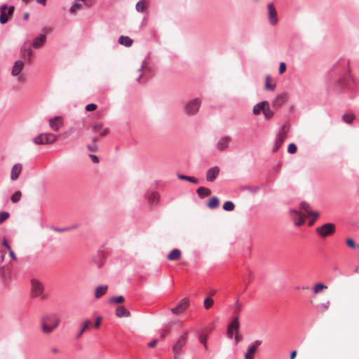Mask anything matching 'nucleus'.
<instances>
[{
	"instance_id": "1",
	"label": "nucleus",
	"mask_w": 359,
	"mask_h": 359,
	"mask_svg": "<svg viewBox=\"0 0 359 359\" xmlns=\"http://www.w3.org/2000/svg\"><path fill=\"white\" fill-rule=\"evenodd\" d=\"M60 318L55 313H47L41 318L40 325L41 330L45 334L53 332L59 325Z\"/></svg>"
},
{
	"instance_id": "2",
	"label": "nucleus",
	"mask_w": 359,
	"mask_h": 359,
	"mask_svg": "<svg viewBox=\"0 0 359 359\" xmlns=\"http://www.w3.org/2000/svg\"><path fill=\"white\" fill-rule=\"evenodd\" d=\"M202 100L201 98L196 97L188 101L183 109V111L186 115L194 116L199 110Z\"/></svg>"
},
{
	"instance_id": "3",
	"label": "nucleus",
	"mask_w": 359,
	"mask_h": 359,
	"mask_svg": "<svg viewBox=\"0 0 359 359\" xmlns=\"http://www.w3.org/2000/svg\"><path fill=\"white\" fill-rule=\"evenodd\" d=\"M57 140V136L53 133H41L33 139L35 144H50Z\"/></svg>"
},
{
	"instance_id": "4",
	"label": "nucleus",
	"mask_w": 359,
	"mask_h": 359,
	"mask_svg": "<svg viewBox=\"0 0 359 359\" xmlns=\"http://www.w3.org/2000/svg\"><path fill=\"white\" fill-rule=\"evenodd\" d=\"M189 332H185L182 335L179 337L177 341L172 346V351L175 353V357L177 355H180L182 353V348L184 346L187 338H188Z\"/></svg>"
},
{
	"instance_id": "5",
	"label": "nucleus",
	"mask_w": 359,
	"mask_h": 359,
	"mask_svg": "<svg viewBox=\"0 0 359 359\" xmlns=\"http://www.w3.org/2000/svg\"><path fill=\"white\" fill-rule=\"evenodd\" d=\"M335 230L334 224L332 223H326L316 229V232L322 237L325 238L334 233Z\"/></svg>"
},
{
	"instance_id": "6",
	"label": "nucleus",
	"mask_w": 359,
	"mask_h": 359,
	"mask_svg": "<svg viewBox=\"0 0 359 359\" xmlns=\"http://www.w3.org/2000/svg\"><path fill=\"white\" fill-rule=\"evenodd\" d=\"M14 6H8L6 4H4L1 6V15H0V23L5 24L8 20V16L12 15L14 12Z\"/></svg>"
},
{
	"instance_id": "7",
	"label": "nucleus",
	"mask_w": 359,
	"mask_h": 359,
	"mask_svg": "<svg viewBox=\"0 0 359 359\" xmlns=\"http://www.w3.org/2000/svg\"><path fill=\"white\" fill-rule=\"evenodd\" d=\"M32 284V294L34 297H39L42 295L43 292V286L42 283L36 279H32L31 281Z\"/></svg>"
},
{
	"instance_id": "8",
	"label": "nucleus",
	"mask_w": 359,
	"mask_h": 359,
	"mask_svg": "<svg viewBox=\"0 0 359 359\" xmlns=\"http://www.w3.org/2000/svg\"><path fill=\"white\" fill-rule=\"evenodd\" d=\"M300 210H299L300 212H302L304 215V217H305L306 215L312 216L314 217V219H316L319 216V212L316 211H312L310 209L309 204L306 202H302L299 205Z\"/></svg>"
},
{
	"instance_id": "9",
	"label": "nucleus",
	"mask_w": 359,
	"mask_h": 359,
	"mask_svg": "<svg viewBox=\"0 0 359 359\" xmlns=\"http://www.w3.org/2000/svg\"><path fill=\"white\" fill-rule=\"evenodd\" d=\"M239 327V320L237 317L234 318L232 321L229 323L228 328H227V337L229 339H232L234 334L236 333H238Z\"/></svg>"
},
{
	"instance_id": "10",
	"label": "nucleus",
	"mask_w": 359,
	"mask_h": 359,
	"mask_svg": "<svg viewBox=\"0 0 359 359\" xmlns=\"http://www.w3.org/2000/svg\"><path fill=\"white\" fill-rule=\"evenodd\" d=\"M268 9V18L271 25L274 26L278 23L277 11L273 4H269L267 6Z\"/></svg>"
},
{
	"instance_id": "11",
	"label": "nucleus",
	"mask_w": 359,
	"mask_h": 359,
	"mask_svg": "<svg viewBox=\"0 0 359 359\" xmlns=\"http://www.w3.org/2000/svg\"><path fill=\"white\" fill-rule=\"evenodd\" d=\"M339 84L343 88L352 90L357 86V81L351 76L348 75L342 81H339Z\"/></svg>"
},
{
	"instance_id": "12",
	"label": "nucleus",
	"mask_w": 359,
	"mask_h": 359,
	"mask_svg": "<svg viewBox=\"0 0 359 359\" xmlns=\"http://www.w3.org/2000/svg\"><path fill=\"white\" fill-rule=\"evenodd\" d=\"M231 141L229 136H223L219 139L216 144V149L219 151H223L226 149Z\"/></svg>"
},
{
	"instance_id": "13",
	"label": "nucleus",
	"mask_w": 359,
	"mask_h": 359,
	"mask_svg": "<svg viewBox=\"0 0 359 359\" xmlns=\"http://www.w3.org/2000/svg\"><path fill=\"white\" fill-rule=\"evenodd\" d=\"M188 306L189 300L186 298H184L180 302V303L176 307L172 308L170 310L173 314L180 315L182 313L188 308Z\"/></svg>"
},
{
	"instance_id": "14",
	"label": "nucleus",
	"mask_w": 359,
	"mask_h": 359,
	"mask_svg": "<svg viewBox=\"0 0 359 359\" xmlns=\"http://www.w3.org/2000/svg\"><path fill=\"white\" fill-rule=\"evenodd\" d=\"M50 127L54 130L57 131L63 126V118L61 116H57L49 119Z\"/></svg>"
},
{
	"instance_id": "15",
	"label": "nucleus",
	"mask_w": 359,
	"mask_h": 359,
	"mask_svg": "<svg viewBox=\"0 0 359 359\" xmlns=\"http://www.w3.org/2000/svg\"><path fill=\"white\" fill-rule=\"evenodd\" d=\"M292 218L294 220V223L296 226L302 225L304 222V217L302 212L298 210H291Z\"/></svg>"
},
{
	"instance_id": "16",
	"label": "nucleus",
	"mask_w": 359,
	"mask_h": 359,
	"mask_svg": "<svg viewBox=\"0 0 359 359\" xmlns=\"http://www.w3.org/2000/svg\"><path fill=\"white\" fill-rule=\"evenodd\" d=\"M219 173V168L217 166H214L209 168L206 172V180L208 182H213Z\"/></svg>"
},
{
	"instance_id": "17",
	"label": "nucleus",
	"mask_w": 359,
	"mask_h": 359,
	"mask_svg": "<svg viewBox=\"0 0 359 359\" xmlns=\"http://www.w3.org/2000/svg\"><path fill=\"white\" fill-rule=\"evenodd\" d=\"M261 343V341L256 340L252 344H250L245 355V359H252L251 355L255 353L257 347L259 346Z\"/></svg>"
},
{
	"instance_id": "18",
	"label": "nucleus",
	"mask_w": 359,
	"mask_h": 359,
	"mask_svg": "<svg viewBox=\"0 0 359 359\" xmlns=\"http://www.w3.org/2000/svg\"><path fill=\"white\" fill-rule=\"evenodd\" d=\"M22 170V165L21 163H16L15 164L11 172V179L13 181H15L18 179L21 172Z\"/></svg>"
},
{
	"instance_id": "19",
	"label": "nucleus",
	"mask_w": 359,
	"mask_h": 359,
	"mask_svg": "<svg viewBox=\"0 0 359 359\" xmlns=\"http://www.w3.org/2000/svg\"><path fill=\"white\" fill-rule=\"evenodd\" d=\"M24 67V62L22 60L15 62L11 71L13 76H19Z\"/></svg>"
},
{
	"instance_id": "20",
	"label": "nucleus",
	"mask_w": 359,
	"mask_h": 359,
	"mask_svg": "<svg viewBox=\"0 0 359 359\" xmlns=\"http://www.w3.org/2000/svg\"><path fill=\"white\" fill-rule=\"evenodd\" d=\"M46 39V35L43 34H40L38 36L34 39L32 42L33 48L36 49L41 48L43 43L45 42Z\"/></svg>"
},
{
	"instance_id": "21",
	"label": "nucleus",
	"mask_w": 359,
	"mask_h": 359,
	"mask_svg": "<svg viewBox=\"0 0 359 359\" xmlns=\"http://www.w3.org/2000/svg\"><path fill=\"white\" fill-rule=\"evenodd\" d=\"M285 139V135L283 133H280L276 138L275 143L273 147V152H276L280 147L281 144Z\"/></svg>"
},
{
	"instance_id": "22",
	"label": "nucleus",
	"mask_w": 359,
	"mask_h": 359,
	"mask_svg": "<svg viewBox=\"0 0 359 359\" xmlns=\"http://www.w3.org/2000/svg\"><path fill=\"white\" fill-rule=\"evenodd\" d=\"M266 105H268V101H262L256 104L253 107L252 112L255 115H258L264 109Z\"/></svg>"
},
{
	"instance_id": "23",
	"label": "nucleus",
	"mask_w": 359,
	"mask_h": 359,
	"mask_svg": "<svg viewBox=\"0 0 359 359\" xmlns=\"http://www.w3.org/2000/svg\"><path fill=\"white\" fill-rule=\"evenodd\" d=\"M118 43L126 47H130L133 43V40L128 36H121L118 39Z\"/></svg>"
},
{
	"instance_id": "24",
	"label": "nucleus",
	"mask_w": 359,
	"mask_h": 359,
	"mask_svg": "<svg viewBox=\"0 0 359 359\" xmlns=\"http://www.w3.org/2000/svg\"><path fill=\"white\" fill-rule=\"evenodd\" d=\"M182 256L181 251L179 249H173L167 256V259L170 261L178 260Z\"/></svg>"
},
{
	"instance_id": "25",
	"label": "nucleus",
	"mask_w": 359,
	"mask_h": 359,
	"mask_svg": "<svg viewBox=\"0 0 359 359\" xmlns=\"http://www.w3.org/2000/svg\"><path fill=\"white\" fill-rule=\"evenodd\" d=\"M108 286L107 285H102L97 287L95 290V297L97 299L102 297L107 291Z\"/></svg>"
},
{
	"instance_id": "26",
	"label": "nucleus",
	"mask_w": 359,
	"mask_h": 359,
	"mask_svg": "<svg viewBox=\"0 0 359 359\" xmlns=\"http://www.w3.org/2000/svg\"><path fill=\"white\" fill-rule=\"evenodd\" d=\"M116 315L120 318L128 317L130 313L124 306H119L116 308Z\"/></svg>"
},
{
	"instance_id": "27",
	"label": "nucleus",
	"mask_w": 359,
	"mask_h": 359,
	"mask_svg": "<svg viewBox=\"0 0 359 359\" xmlns=\"http://www.w3.org/2000/svg\"><path fill=\"white\" fill-rule=\"evenodd\" d=\"M90 323L91 322L89 320H86L82 323L81 330L76 336V338L77 339L81 338L83 332L89 329Z\"/></svg>"
},
{
	"instance_id": "28",
	"label": "nucleus",
	"mask_w": 359,
	"mask_h": 359,
	"mask_svg": "<svg viewBox=\"0 0 359 359\" xmlns=\"http://www.w3.org/2000/svg\"><path fill=\"white\" fill-rule=\"evenodd\" d=\"M147 198L150 203H156L160 198V195L156 191H153L147 195Z\"/></svg>"
},
{
	"instance_id": "29",
	"label": "nucleus",
	"mask_w": 359,
	"mask_h": 359,
	"mask_svg": "<svg viewBox=\"0 0 359 359\" xmlns=\"http://www.w3.org/2000/svg\"><path fill=\"white\" fill-rule=\"evenodd\" d=\"M271 76L269 75H266L265 76V83H264V88L266 90H269L271 91H273L276 88V83H271Z\"/></svg>"
},
{
	"instance_id": "30",
	"label": "nucleus",
	"mask_w": 359,
	"mask_h": 359,
	"mask_svg": "<svg viewBox=\"0 0 359 359\" xmlns=\"http://www.w3.org/2000/svg\"><path fill=\"white\" fill-rule=\"evenodd\" d=\"M198 339L199 342L203 345L204 347V349L205 351H208V345H207V340H208V336L206 334H204L203 333H198L197 334Z\"/></svg>"
},
{
	"instance_id": "31",
	"label": "nucleus",
	"mask_w": 359,
	"mask_h": 359,
	"mask_svg": "<svg viewBox=\"0 0 359 359\" xmlns=\"http://www.w3.org/2000/svg\"><path fill=\"white\" fill-rule=\"evenodd\" d=\"M196 192L201 197L208 196L209 195L211 194L210 189L208 188H206V187H201L198 188V189L196 190Z\"/></svg>"
},
{
	"instance_id": "32",
	"label": "nucleus",
	"mask_w": 359,
	"mask_h": 359,
	"mask_svg": "<svg viewBox=\"0 0 359 359\" xmlns=\"http://www.w3.org/2000/svg\"><path fill=\"white\" fill-rule=\"evenodd\" d=\"M262 114L266 120L270 119L273 116V111L271 109L269 102L268 105H266L262 111Z\"/></svg>"
},
{
	"instance_id": "33",
	"label": "nucleus",
	"mask_w": 359,
	"mask_h": 359,
	"mask_svg": "<svg viewBox=\"0 0 359 359\" xmlns=\"http://www.w3.org/2000/svg\"><path fill=\"white\" fill-rule=\"evenodd\" d=\"M177 177L181 180H187V181L194 183V184L198 183V180L194 177L187 176V175H182V174H178Z\"/></svg>"
},
{
	"instance_id": "34",
	"label": "nucleus",
	"mask_w": 359,
	"mask_h": 359,
	"mask_svg": "<svg viewBox=\"0 0 359 359\" xmlns=\"http://www.w3.org/2000/svg\"><path fill=\"white\" fill-rule=\"evenodd\" d=\"M219 201L217 197L213 196L212 197L208 203V207L210 209L216 208L219 206Z\"/></svg>"
},
{
	"instance_id": "35",
	"label": "nucleus",
	"mask_w": 359,
	"mask_h": 359,
	"mask_svg": "<svg viewBox=\"0 0 359 359\" xmlns=\"http://www.w3.org/2000/svg\"><path fill=\"white\" fill-rule=\"evenodd\" d=\"M287 100V95L285 94H280L278 95L276 100H274V104L277 106H280L285 103Z\"/></svg>"
},
{
	"instance_id": "36",
	"label": "nucleus",
	"mask_w": 359,
	"mask_h": 359,
	"mask_svg": "<svg viewBox=\"0 0 359 359\" xmlns=\"http://www.w3.org/2000/svg\"><path fill=\"white\" fill-rule=\"evenodd\" d=\"M342 119L346 123L351 124L355 119V115L352 113L344 114L342 116Z\"/></svg>"
},
{
	"instance_id": "37",
	"label": "nucleus",
	"mask_w": 359,
	"mask_h": 359,
	"mask_svg": "<svg viewBox=\"0 0 359 359\" xmlns=\"http://www.w3.org/2000/svg\"><path fill=\"white\" fill-rule=\"evenodd\" d=\"M146 6V1L144 0H140L136 4L135 8L137 12H143Z\"/></svg>"
},
{
	"instance_id": "38",
	"label": "nucleus",
	"mask_w": 359,
	"mask_h": 359,
	"mask_svg": "<svg viewBox=\"0 0 359 359\" xmlns=\"http://www.w3.org/2000/svg\"><path fill=\"white\" fill-rule=\"evenodd\" d=\"M234 208L235 205L233 203L230 201H226L223 205V209L225 211H232L233 210Z\"/></svg>"
},
{
	"instance_id": "39",
	"label": "nucleus",
	"mask_w": 359,
	"mask_h": 359,
	"mask_svg": "<svg viewBox=\"0 0 359 359\" xmlns=\"http://www.w3.org/2000/svg\"><path fill=\"white\" fill-rule=\"evenodd\" d=\"M22 197V194L20 191L15 192L11 197V200L13 203H15L20 201Z\"/></svg>"
},
{
	"instance_id": "40",
	"label": "nucleus",
	"mask_w": 359,
	"mask_h": 359,
	"mask_svg": "<svg viewBox=\"0 0 359 359\" xmlns=\"http://www.w3.org/2000/svg\"><path fill=\"white\" fill-rule=\"evenodd\" d=\"M327 286L323 283H318L313 287V292L317 294L324 289H327Z\"/></svg>"
},
{
	"instance_id": "41",
	"label": "nucleus",
	"mask_w": 359,
	"mask_h": 359,
	"mask_svg": "<svg viewBox=\"0 0 359 359\" xmlns=\"http://www.w3.org/2000/svg\"><path fill=\"white\" fill-rule=\"evenodd\" d=\"M213 299L210 297H206L205 299H204V307L205 309H210L212 304H213Z\"/></svg>"
},
{
	"instance_id": "42",
	"label": "nucleus",
	"mask_w": 359,
	"mask_h": 359,
	"mask_svg": "<svg viewBox=\"0 0 359 359\" xmlns=\"http://www.w3.org/2000/svg\"><path fill=\"white\" fill-rule=\"evenodd\" d=\"M124 301V297L123 296H118L115 297H112L109 299V303L111 304H117L121 303Z\"/></svg>"
},
{
	"instance_id": "43",
	"label": "nucleus",
	"mask_w": 359,
	"mask_h": 359,
	"mask_svg": "<svg viewBox=\"0 0 359 359\" xmlns=\"http://www.w3.org/2000/svg\"><path fill=\"white\" fill-rule=\"evenodd\" d=\"M8 217L9 213L8 212H0V224L7 219Z\"/></svg>"
},
{
	"instance_id": "44",
	"label": "nucleus",
	"mask_w": 359,
	"mask_h": 359,
	"mask_svg": "<svg viewBox=\"0 0 359 359\" xmlns=\"http://www.w3.org/2000/svg\"><path fill=\"white\" fill-rule=\"evenodd\" d=\"M287 151L290 154H294L297 151V146L294 143L289 144Z\"/></svg>"
},
{
	"instance_id": "45",
	"label": "nucleus",
	"mask_w": 359,
	"mask_h": 359,
	"mask_svg": "<svg viewBox=\"0 0 359 359\" xmlns=\"http://www.w3.org/2000/svg\"><path fill=\"white\" fill-rule=\"evenodd\" d=\"M86 110L88 111H95L97 109V105L95 104H88L86 106Z\"/></svg>"
},
{
	"instance_id": "46",
	"label": "nucleus",
	"mask_w": 359,
	"mask_h": 359,
	"mask_svg": "<svg viewBox=\"0 0 359 359\" xmlns=\"http://www.w3.org/2000/svg\"><path fill=\"white\" fill-rule=\"evenodd\" d=\"M286 70V65L285 62H282L280 63V66H279V73L281 74H283Z\"/></svg>"
},
{
	"instance_id": "47",
	"label": "nucleus",
	"mask_w": 359,
	"mask_h": 359,
	"mask_svg": "<svg viewBox=\"0 0 359 359\" xmlns=\"http://www.w3.org/2000/svg\"><path fill=\"white\" fill-rule=\"evenodd\" d=\"M346 244L350 248H355V242H354V241L352 238H348L346 240Z\"/></svg>"
},
{
	"instance_id": "48",
	"label": "nucleus",
	"mask_w": 359,
	"mask_h": 359,
	"mask_svg": "<svg viewBox=\"0 0 359 359\" xmlns=\"http://www.w3.org/2000/svg\"><path fill=\"white\" fill-rule=\"evenodd\" d=\"M25 54L27 55V57L29 60H31L32 59V50L30 48H28L27 49H24Z\"/></svg>"
},
{
	"instance_id": "49",
	"label": "nucleus",
	"mask_w": 359,
	"mask_h": 359,
	"mask_svg": "<svg viewBox=\"0 0 359 359\" xmlns=\"http://www.w3.org/2000/svg\"><path fill=\"white\" fill-rule=\"evenodd\" d=\"M89 156H90V158H91L92 161L94 163H99V158H98V157L97 156H95L94 154H90Z\"/></svg>"
},
{
	"instance_id": "50",
	"label": "nucleus",
	"mask_w": 359,
	"mask_h": 359,
	"mask_svg": "<svg viewBox=\"0 0 359 359\" xmlns=\"http://www.w3.org/2000/svg\"><path fill=\"white\" fill-rule=\"evenodd\" d=\"M101 320H102L101 317H97L96 318V320H95V324H94V327L95 328H98L100 326Z\"/></svg>"
},
{
	"instance_id": "51",
	"label": "nucleus",
	"mask_w": 359,
	"mask_h": 359,
	"mask_svg": "<svg viewBox=\"0 0 359 359\" xmlns=\"http://www.w3.org/2000/svg\"><path fill=\"white\" fill-rule=\"evenodd\" d=\"M88 149L91 151L95 152L97 150V147L94 144L93 145H88Z\"/></svg>"
},
{
	"instance_id": "52",
	"label": "nucleus",
	"mask_w": 359,
	"mask_h": 359,
	"mask_svg": "<svg viewBox=\"0 0 359 359\" xmlns=\"http://www.w3.org/2000/svg\"><path fill=\"white\" fill-rule=\"evenodd\" d=\"M158 343V340L157 339H154L152 341H151L150 343L148 344V347L149 348H153Z\"/></svg>"
},
{
	"instance_id": "53",
	"label": "nucleus",
	"mask_w": 359,
	"mask_h": 359,
	"mask_svg": "<svg viewBox=\"0 0 359 359\" xmlns=\"http://www.w3.org/2000/svg\"><path fill=\"white\" fill-rule=\"evenodd\" d=\"M329 306H330V302H328V301H327V302H325V303H323V304H321V306H322V308H323L324 310H327V309H328Z\"/></svg>"
},
{
	"instance_id": "54",
	"label": "nucleus",
	"mask_w": 359,
	"mask_h": 359,
	"mask_svg": "<svg viewBox=\"0 0 359 359\" xmlns=\"http://www.w3.org/2000/svg\"><path fill=\"white\" fill-rule=\"evenodd\" d=\"M9 250V255L10 257L13 259H16V256H15V252H13V250L12 249H10L8 250Z\"/></svg>"
},
{
	"instance_id": "55",
	"label": "nucleus",
	"mask_w": 359,
	"mask_h": 359,
	"mask_svg": "<svg viewBox=\"0 0 359 359\" xmlns=\"http://www.w3.org/2000/svg\"><path fill=\"white\" fill-rule=\"evenodd\" d=\"M2 245H3L4 246H5L6 248H7L8 250L11 249V245L8 244V243L7 242V241H6V240H5V239L2 241Z\"/></svg>"
},
{
	"instance_id": "56",
	"label": "nucleus",
	"mask_w": 359,
	"mask_h": 359,
	"mask_svg": "<svg viewBox=\"0 0 359 359\" xmlns=\"http://www.w3.org/2000/svg\"><path fill=\"white\" fill-rule=\"evenodd\" d=\"M147 65V62L144 60L141 67L138 69V72H142Z\"/></svg>"
},
{
	"instance_id": "57",
	"label": "nucleus",
	"mask_w": 359,
	"mask_h": 359,
	"mask_svg": "<svg viewBox=\"0 0 359 359\" xmlns=\"http://www.w3.org/2000/svg\"><path fill=\"white\" fill-rule=\"evenodd\" d=\"M1 255L0 257V264H1L4 260L6 252L1 251Z\"/></svg>"
},
{
	"instance_id": "58",
	"label": "nucleus",
	"mask_w": 359,
	"mask_h": 359,
	"mask_svg": "<svg viewBox=\"0 0 359 359\" xmlns=\"http://www.w3.org/2000/svg\"><path fill=\"white\" fill-rule=\"evenodd\" d=\"M296 355H297V351H292L290 353V359H294V358L296 357Z\"/></svg>"
},
{
	"instance_id": "59",
	"label": "nucleus",
	"mask_w": 359,
	"mask_h": 359,
	"mask_svg": "<svg viewBox=\"0 0 359 359\" xmlns=\"http://www.w3.org/2000/svg\"><path fill=\"white\" fill-rule=\"evenodd\" d=\"M101 128L100 125H98V124H96V125H94L93 127V129L94 131L97 132L99 130V129Z\"/></svg>"
},
{
	"instance_id": "60",
	"label": "nucleus",
	"mask_w": 359,
	"mask_h": 359,
	"mask_svg": "<svg viewBox=\"0 0 359 359\" xmlns=\"http://www.w3.org/2000/svg\"><path fill=\"white\" fill-rule=\"evenodd\" d=\"M36 2L43 6H45L46 4V0H36Z\"/></svg>"
},
{
	"instance_id": "61",
	"label": "nucleus",
	"mask_w": 359,
	"mask_h": 359,
	"mask_svg": "<svg viewBox=\"0 0 359 359\" xmlns=\"http://www.w3.org/2000/svg\"><path fill=\"white\" fill-rule=\"evenodd\" d=\"M51 352L53 353V354H57L58 353L59 351L57 348H51Z\"/></svg>"
},
{
	"instance_id": "62",
	"label": "nucleus",
	"mask_w": 359,
	"mask_h": 359,
	"mask_svg": "<svg viewBox=\"0 0 359 359\" xmlns=\"http://www.w3.org/2000/svg\"><path fill=\"white\" fill-rule=\"evenodd\" d=\"M235 343L236 344H238L239 342V337H238V333H236V336H235Z\"/></svg>"
},
{
	"instance_id": "63",
	"label": "nucleus",
	"mask_w": 359,
	"mask_h": 359,
	"mask_svg": "<svg viewBox=\"0 0 359 359\" xmlns=\"http://www.w3.org/2000/svg\"><path fill=\"white\" fill-rule=\"evenodd\" d=\"M28 18H29V13H25L24 19L27 20Z\"/></svg>"
},
{
	"instance_id": "64",
	"label": "nucleus",
	"mask_w": 359,
	"mask_h": 359,
	"mask_svg": "<svg viewBox=\"0 0 359 359\" xmlns=\"http://www.w3.org/2000/svg\"><path fill=\"white\" fill-rule=\"evenodd\" d=\"M106 133H107V130L105 129V130H104L103 131H102V132L100 133V135H101V136H102V135H104Z\"/></svg>"
}]
</instances>
